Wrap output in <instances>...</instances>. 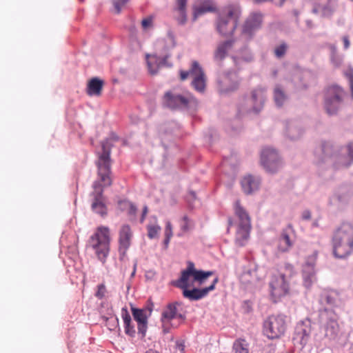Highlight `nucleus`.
I'll return each mask as SVG.
<instances>
[{
  "label": "nucleus",
  "mask_w": 353,
  "mask_h": 353,
  "mask_svg": "<svg viewBox=\"0 0 353 353\" xmlns=\"http://www.w3.org/2000/svg\"><path fill=\"white\" fill-rule=\"evenodd\" d=\"M263 15L259 12H252L246 19L242 27L241 34L246 40H251L261 29Z\"/></svg>",
  "instance_id": "obj_14"
},
{
  "label": "nucleus",
  "mask_w": 353,
  "mask_h": 353,
  "mask_svg": "<svg viewBox=\"0 0 353 353\" xmlns=\"http://www.w3.org/2000/svg\"><path fill=\"white\" fill-rule=\"evenodd\" d=\"M242 309L245 313H250L252 311V302L249 300H245L243 302Z\"/></svg>",
  "instance_id": "obj_53"
},
{
  "label": "nucleus",
  "mask_w": 353,
  "mask_h": 353,
  "mask_svg": "<svg viewBox=\"0 0 353 353\" xmlns=\"http://www.w3.org/2000/svg\"><path fill=\"white\" fill-rule=\"evenodd\" d=\"M280 276H284V279L290 280L295 274L294 268L292 265L290 263H285L284 265L283 272L279 274Z\"/></svg>",
  "instance_id": "obj_40"
},
{
  "label": "nucleus",
  "mask_w": 353,
  "mask_h": 353,
  "mask_svg": "<svg viewBox=\"0 0 353 353\" xmlns=\"http://www.w3.org/2000/svg\"><path fill=\"white\" fill-rule=\"evenodd\" d=\"M319 318L324 323V336L330 341H335L339 339L340 328L337 322V315L331 308L325 307L319 311Z\"/></svg>",
  "instance_id": "obj_8"
},
{
  "label": "nucleus",
  "mask_w": 353,
  "mask_h": 353,
  "mask_svg": "<svg viewBox=\"0 0 353 353\" xmlns=\"http://www.w3.org/2000/svg\"><path fill=\"white\" fill-rule=\"evenodd\" d=\"M163 323L162 328L163 334H167L170 332V327H177L178 325H174L171 322H168L167 321H164Z\"/></svg>",
  "instance_id": "obj_55"
},
{
  "label": "nucleus",
  "mask_w": 353,
  "mask_h": 353,
  "mask_svg": "<svg viewBox=\"0 0 353 353\" xmlns=\"http://www.w3.org/2000/svg\"><path fill=\"white\" fill-rule=\"evenodd\" d=\"M241 16L240 7L230 4L223 8L216 20V30L224 37L233 34Z\"/></svg>",
  "instance_id": "obj_3"
},
{
  "label": "nucleus",
  "mask_w": 353,
  "mask_h": 353,
  "mask_svg": "<svg viewBox=\"0 0 353 353\" xmlns=\"http://www.w3.org/2000/svg\"><path fill=\"white\" fill-rule=\"evenodd\" d=\"M333 255L343 259L353 252V225L344 222L335 232L332 237Z\"/></svg>",
  "instance_id": "obj_1"
},
{
  "label": "nucleus",
  "mask_w": 353,
  "mask_h": 353,
  "mask_svg": "<svg viewBox=\"0 0 353 353\" xmlns=\"http://www.w3.org/2000/svg\"><path fill=\"white\" fill-rule=\"evenodd\" d=\"M292 245V242L285 230H283L279 239L278 248L281 252H286Z\"/></svg>",
  "instance_id": "obj_35"
},
{
  "label": "nucleus",
  "mask_w": 353,
  "mask_h": 353,
  "mask_svg": "<svg viewBox=\"0 0 353 353\" xmlns=\"http://www.w3.org/2000/svg\"><path fill=\"white\" fill-rule=\"evenodd\" d=\"M215 8L211 6H201L197 8L194 13V19H195L198 15L203 14L208 12H214Z\"/></svg>",
  "instance_id": "obj_44"
},
{
  "label": "nucleus",
  "mask_w": 353,
  "mask_h": 353,
  "mask_svg": "<svg viewBox=\"0 0 353 353\" xmlns=\"http://www.w3.org/2000/svg\"><path fill=\"white\" fill-rule=\"evenodd\" d=\"M312 333V323L306 318L299 321L294 328L293 340L299 343L302 347L309 342Z\"/></svg>",
  "instance_id": "obj_16"
},
{
  "label": "nucleus",
  "mask_w": 353,
  "mask_h": 353,
  "mask_svg": "<svg viewBox=\"0 0 353 353\" xmlns=\"http://www.w3.org/2000/svg\"><path fill=\"white\" fill-rule=\"evenodd\" d=\"M205 138L206 139V142L209 144L213 143L217 138L216 131L214 129H210Z\"/></svg>",
  "instance_id": "obj_47"
},
{
  "label": "nucleus",
  "mask_w": 353,
  "mask_h": 353,
  "mask_svg": "<svg viewBox=\"0 0 353 353\" xmlns=\"http://www.w3.org/2000/svg\"><path fill=\"white\" fill-rule=\"evenodd\" d=\"M191 85L196 91L201 93L203 92L206 86L205 74H201L194 77L191 82Z\"/></svg>",
  "instance_id": "obj_36"
},
{
  "label": "nucleus",
  "mask_w": 353,
  "mask_h": 353,
  "mask_svg": "<svg viewBox=\"0 0 353 353\" xmlns=\"http://www.w3.org/2000/svg\"><path fill=\"white\" fill-rule=\"evenodd\" d=\"M234 43L233 39H228L220 43L214 53V60L219 65L221 62L226 57L228 52L230 50Z\"/></svg>",
  "instance_id": "obj_24"
},
{
  "label": "nucleus",
  "mask_w": 353,
  "mask_h": 353,
  "mask_svg": "<svg viewBox=\"0 0 353 353\" xmlns=\"http://www.w3.org/2000/svg\"><path fill=\"white\" fill-rule=\"evenodd\" d=\"M353 163V142L347 147H341V155L339 157V161L336 164L338 168H347Z\"/></svg>",
  "instance_id": "obj_23"
},
{
  "label": "nucleus",
  "mask_w": 353,
  "mask_h": 353,
  "mask_svg": "<svg viewBox=\"0 0 353 353\" xmlns=\"http://www.w3.org/2000/svg\"><path fill=\"white\" fill-rule=\"evenodd\" d=\"M321 303H326L331 307H337L340 304L339 294L335 291L323 292L320 296Z\"/></svg>",
  "instance_id": "obj_29"
},
{
  "label": "nucleus",
  "mask_w": 353,
  "mask_h": 353,
  "mask_svg": "<svg viewBox=\"0 0 353 353\" xmlns=\"http://www.w3.org/2000/svg\"><path fill=\"white\" fill-rule=\"evenodd\" d=\"M103 81L99 77H92L87 84L86 92L89 96H99L103 86Z\"/></svg>",
  "instance_id": "obj_28"
},
{
  "label": "nucleus",
  "mask_w": 353,
  "mask_h": 353,
  "mask_svg": "<svg viewBox=\"0 0 353 353\" xmlns=\"http://www.w3.org/2000/svg\"><path fill=\"white\" fill-rule=\"evenodd\" d=\"M179 13V17L176 18L178 23L183 26L187 22V11H178Z\"/></svg>",
  "instance_id": "obj_51"
},
{
  "label": "nucleus",
  "mask_w": 353,
  "mask_h": 353,
  "mask_svg": "<svg viewBox=\"0 0 353 353\" xmlns=\"http://www.w3.org/2000/svg\"><path fill=\"white\" fill-rule=\"evenodd\" d=\"M188 70L190 74L194 77L200 75L201 74H205L202 67L197 61H193L192 62L191 66Z\"/></svg>",
  "instance_id": "obj_41"
},
{
  "label": "nucleus",
  "mask_w": 353,
  "mask_h": 353,
  "mask_svg": "<svg viewBox=\"0 0 353 353\" xmlns=\"http://www.w3.org/2000/svg\"><path fill=\"white\" fill-rule=\"evenodd\" d=\"M219 282V277L216 276L210 285L208 287H205V288L207 290L208 293L214 290L215 289L216 284Z\"/></svg>",
  "instance_id": "obj_62"
},
{
  "label": "nucleus",
  "mask_w": 353,
  "mask_h": 353,
  "mask_svg": "<svg viewBox=\"0 0 353 353\" xmlns=\"http://www.w3.org/2000/svg\"><path fill=\"white\" fill-rule=\"evenodd\" d=\"M251 225H238L236 242L239 246H243L250 236Z\"/></svg>",
  "instance_id": "obj_31"
},
{
  "label": "nucleus",
  "mask_w": 353,
  "mask_h": 353,
  "mask_svg": "<svg viewBox=\"0 0 353 353\" xmlns=\"http://www.w3.org/2000/svg\"><path fill=\"white\" fill-rule=\"evenodd\" d=\"M279 274L273 275L270 281V295L274 303L285 296L290 291V281Z\"/></svg>",
  "instance_id": "obj_13"
},
{
  "label": "nucleus",
  "mask_w": 353,
  "mask_h": 353,
  "mask_svg": "<svg viewBox=\"0 0 353 353\" xmlns=\"http://www.w3.org/2000/svg\"><path fill=\"white\" fill-rule=\"evenodd\" d=\"M234 212L239 220V225H251L250 218L245 210L241 206L239 201H236L234 203Z\"/></svg>",
  "instance_id": "obj_33"
},
{
  "label": "nucleus",
  "mask_w": 353,
  "mask_h": 353,
  "mask_svg": "<svg viewBox=\"0 0 353 353\" xmlns=\"http://www.w3.org/2000/svg\"><path fill=\"white\" fill-rule=\"evenodd\" d=\"M257 266L255 264H250L248 267H244L241 274L240 275V282L248 286L257 280L256 276Z\"/></svg>",
  "instance_id": "obj_25"
},
{
  "label": "nucleus",
  "mask_w": 353,
  "mask_h": 353,
  "mask_svg": "<svg viewBox=\"0 0 353 353\" xmlns=\"http://www.w3.org/2000/svg\"><path fill=\"white\" fill-rule=\"evenodd\" d=\"M323 157L321 161L332 164L336 169H340L336 164L341 155V146L330 141L323 142L321 145Z\"/></svg>",
  "instance_id": "obj_17"
},
{
  "label": "nucleus",
  "mask_w": 353,
  "mask_h": 353,
  "mask_svg": "<svg viewBox=\"0 0 353 353\" xmlns=\"http://www.w3.org/2000/svg\"><path fill=\"white\" fill-rule=\"evenodd\" d=\"M285 134L290 140L295 141L303 135V129L299 122L290 121L287 123Z\"/></svg>",
  "instance_id": "obj_26"
},
{
  "label": "nucleus",
  "mask_w": 353,
  "mask_h": 353,
  "mask_svg": "<svg viewBox=\"0 0 353 353\" xmlns=\"http://www.w3.org/2000/svg\"><path fill=\"white\" fill-rule=\"evenodd\" d=\"M288 99L287 95L281 89L279 86H276L274 90V99L277 107H281Z\"/></svg>",
  "instance_id": "obj_37"
},
{
  "label": "nucleus",
  "mask_w": 353,
  "mask_h": 353,
  "mask_svg": "<svg viewBox=\"0 0 353 353\" xmlns=\"http://www.w3.org/2000/svg\"><path fill=\"white\" fill-rule=\"evenodd\" d=\"M266 99L265 90L256 88L250 97H243L238 104L236 117L241 119L245 114H258L263 110Z\"/></svg>",
  "instance_id": "obj_4"
},
{
  "label": "nucleus",
  "mask_w": 353,
  "mask_h": 353,
  "mask_svg": "<svg viewBox=\"0 0 353 353\" xmlns=\"http://www.w3.org/2000/svg\"><path fill=\"white\" fill-rule=\"evenodd\" d=\"M121 318L123 321L124 331L125 334L134 338L136 335L134 325L132 323L131 316L128 310L127 307L121 308Z\"/></svg>",
  "instance_id": "obj_27"
},
{
  "label": "nucleus",
  "mask_w": 353,
  "mask_h": 353,
  "mask_svg": "<svg viewBox=\"0 0 353 353\" xmlns=\"http://www.w3.org/2000/svg\"><path fill=\"white\" fill-rule=\"evenodd\" d=\"M334 10L329 5H326L323 8V15L324 17H330L332 14Z\"/></svg>",
  "instance_id": "obj_59"
},
{
  "label": "nucleus",
  "mask_w": 353,
  "mask_h": 353,
  "mask_svg": "<svg viewBox=\"0 0 353 353\" xmlns=\"http://www.w3.org/2000/svg\"><path fill=\"white\" fill-rule=\"evenodd\" d=\"M99 178H100L99 176ZM103 186L105 185L104 183L101 181H96L93 183V191L90 193L92 197L91 209L96 214H99L101 216L104 217L107 215L108 208L105 203V197L103 196Z\"/></svg>",
  "instance_id": "obj_10"
},
{
  "label": "nucleus",
  "mask_w": 353,
  "mask_h": 353,
  "mask_svg": "<svg viewBox=\"0 0 353 353\" xmlns=\"http://www.w3.org/2000/svg\"><path fill=\"white\" fill-rule=\"evenodd\" d=\"M97 288L95 296L99 299H102L105 296V294L106 292L105 285L103 283H101L98 285Z\"/></svg>",
  "instance_id": "obj_50"
},
{
  "label": "nucleus",
  "mask_w": 353,
  "mask_h": 353,
  "mask_svg": "<svg viewBox=\"0 0 353 353\" xmlns=\"http://www.w3.org/2000/svg\"><path fill=\"white\" fill-rule=\"evenodd\" d=\"M217 88L220 93L228 94L239 89V80L233 73L226 72L216 78Z\"/></svg>",
  "instance_id": "obj_15"
},
{
  "label": "nucleus",
  "mask_w": 353,
  "mask_h": 353,
  "mask_svg": "<svg viewBox=\"0 0 353 353\" xmlns=\"http://www.w3.org/2000/svg\"><path fill=\"white\" fill-rule=\"evenodd\" d=\"M110 140L117 141L119 137L115 133L111 132L109 138L101 141V152L99 154V159L96 163L98 169V176L105 185L112 184L110 154L113 145L110 143Z\"/></svg>",
  "instance_id": "obj_2"
},
{
  "label": "nucleus",
  "mask_w": 353,
  "mask_h": 353,
  "mask_svg": "<svg viewBox=\"0 0 353 353\" xmlns=\"http://www.w3.org/2000/svg\"><path fill=\"white\" fill-rule=\"evenodd\" d=\"M180 305L181 303L177 301L168 303L161 314V322H164V321L170 322L176 319L177 306Z\"/></svg>",
  "instance_id": "obj_30"
},
{
  "label": "nucleus",
  "mask_w": 353,
  "mask_h": 353,
  "mask_svg": "<svg viewBox=\"0 0 353 353\" xmlns=\"http://www.w3.org/2000/svg\"><path fill=\"white\" fill-rule=\"evenodd\" d=\"M241 59L243 61L249 63L253 61L254 57L250 52L245 51L243 54H242Z\"/></svg>",
  "instance_id": "obj_56"
},
{
  "label": "nucleus",
  "mask_w": 353,
  "mask_h": 353,
  "mask_svg": "<svg viewBox=\"0 0 353 353\" xmlns=\"http://www.w3.org/2000/svg\"><path fill=\"white\" fill-rule=\"evenodd\" d=\"M345 202V197L341 194L333 195L329 201L330 205H336L337 203H344Z\"/></svg>",
  "instance_id": "obj_49"
},
{
  "label": "nucleus",
  "mask_w": 353,
  "mask_h": 353,
  "mask_svg": "<svg viewBox=\"0 0 353 353\" xmlns=\"http://www.w3.org/2000/svg\"><path fill=\"white\" fill-rule=\"evenodd\" d=\"M346 92L343 88L333 84L327 86L323 94V108L329 116H335L344 105Z\"/></svg>",
  "instance_id": "obj_6"
},
{
  "label": "nucleus",
  "mask_w": 353,
  "mask_h": 353,
  "mask_svg": "<svg viewBox=\"0 0 353 353\" xmlns=\"http://www.w3.org/2000/svg\"><path fill=\"white\" fill-rule=\"evenodd\" d=\"M109 325L110 326L109 327V329L110 330H113L116 327H118L119 330H120L119 324V319L117 316L114 319H112L110 321Z\"/></svg>",
  "instance_id": "obj_57"
},
{
  "label": "nucleus",
  "mask_w": 353,
  "mask_h": 353,
  "mask_svg": "<svg viewBox=\"0 0 353 353\" xmlns=\"http://www.w3.org/2000/svg\"><path fill=\"white\" fill-rule=\"evenodd\" d=\"M147 229L148 238L153 239L158 236L161 230V227L159 225H148L147 226Z\"/></svg>",
  "instance_id": "obj_43"
},
{
  "label": "nucleus",
  "mask_w": 353,
  "mask_h": 353,
  "mask_svg": "<svg viewBox=\"0 0 353 353\" xmlns=\"http://www.w3.org/2000/svg\"><path fill=\"white\" fill-rule=\"evenodd\" d=\"M288 316L283 314L272 315L263 322V333L270 339H279L283 336L288 326Z\"/></svg>",
  "instance_id": "obj_7"
},
{
  "label": "nucleus",
  "mask_w": 353,
  "mask_h": 353,
  "mask_svg": "<svg viewBox=\"0 0 353 353\" xmlns=\"http://www.w3.org/2000/svg\"><path fill=\"white\" fill-rule=\"evenodd\" d=\"M288 45L285 43H282L274 49V54L277 58L283 57L286 53Z\"/></svg>",
  "instance_id": "obj_45"
},
{
  "label": "nucleus",
  "mask_w": 353,
  "mask_h": 353,
  "mask_svg": "<svg viewBox=\"0 0 353 353\" xmlns=\"http://www.w3.org/2000/svg\"><path fill=\"white\" fill-rule=\"evenodd\" d=\"M182 221H183V223H181V230L183 232L188 231L190 230V225H189L190 219H189V218L188 217V216L185 215L183 217Z\"/></svg>",
  "instance_id": "obj_54"
},
{
  "label": "nucleus",
  "mask_w": 353,
  "mask_h": 353,
  "mask_svg": "<svg viewBox=\"0 0 353 353\" xmlns=\"http://www.w3.org/2000/svg\"><path fill=\"white\" fill-rule=\"evenodd\" d=\"M119 208L121 210H123V208H122V205L125 204V205H128V214L129 215H135L137 211V206L132 203V202L128 201V200H121L118 203Z\"/></svg>",
  "instance_id": "obj_42"
},
{
  "label": "nucleus",
  "mask_w": 353,
  "mask_h": 353,
  "mask_svg": "<svg viewBox=\"0 0 353 353\" xmlns=\"http://www.w3.org/2000/svg\"><path fill=\"white\" fill-rule=\"evenodd\" d=\"M153 307H154V304L151 301V300L149 299L148 301L147 305L145 306V308H143L145 310L147 314L149 315V317L150 316V315L152 314V312L153 310Z\"/></svg>",
  "instance_id": "obj_61"
},
{
  "label": "nucleus",
  "mask_w": 353,
  "mask_h": 353,
  "mask_svg": "<svg viewBox=\"0 0 353 353\" xmlns=\"http://www.w3.org/2000/svg\"><path fill=\"white\" fill-rule=\"evenodd\" d=\"M317 253L315 252L310 256L303 266L302 276L303 285L309 289L316 281V272L314 270Z\"/></svg>",
  "instance_id": "obj_20"
},
{
  "label": "nucleus",
  "mask_w": 353,
  "mask_h": 353,
  "mask_svg": "<svg viewBox=\"0 0 353 353\" xmlns=\"http://www.w3.org/2000/svg\"><path fill=\"white\" fill-rule=\"evenodd\" d=\"M213 274V271H204L195 268L194 263L189 261L187 268L181 271L179 279L180 281L188 282L192 276L193 282L198 283L199 285H202Z\"/></svg>",
  "instance_id": "obj_12"
},
{
  "label": "nucleus",
  "mask_w": 353,
  "mask_h": 353,
  "mask_svg": "<svg viewBox=\"0 0 353 353\" xmlns=\"http://www.w3.org/2000/svg\"><path fill=\"white\" fill-rule=\"evenodd\" d=\"M130 0H112V4L115 9L117 14H119L121 12L122 6L125 5Z\"/></svg>",
  "instance_id": "obj_48"
},
{
  "label": "nucleus",
  "mask_w": 353,
  "mask_h": 353,
  "mask_svg": "<svg viewBox=\"0 0 353 353\" xmlns=\"http://www.w3.org/2000/svg\"><path fill=\"white\" fill-rule=\"evenodd\" d=\"M196 199V192L193 190H190L186 196V200L190 205Z\"/></svg>",
  "instance_id": "obj_60"
},
{
  "label": "nucleus",
  "mask_w": 353,
  "mask_h": 353,
  "mask_svg": "<svg viewBox=\"0 0 353 353\" xmlns=\"http://www.w3.org/2000/svg\"><path fill=\"white\" fill-rule=\"evenodd\" d=\"M160 136L162 141V145L165 150L168 146L164 143V141H173L175 138L181 137V125L174 121H168L163 123L159 129Z\"/></svg>",
  "instance_id": "obj_19"
},
{
  "label": "nucleus",
  "mask_w": 353,
  "mask_h": 353,
  "mask_svg": "<svg viewBox=\"0 0 353 353\" xmlns=\"http://www.w3.org/2000/svg\"><path fill=\"white\" fill-rule=\"evenodd\" d=\"M176 286L182 290L183 296L190 301H199L208 294L205 288H199L196 287L190 288L189 281H180V279L176 281Z\"/></svg>",
  "instance_id": "obj_18"
},
{
  "label": "nucleus",
  "mask_w": 353,
  "mask_h": 353,
  "mask_svg": "<svg viewBox=\"0 0 353 353\" xmlns=\"http://www.w3.org/2000/svg\"><path fill=\"white\" fill-rule=\"evenodd\" d=\"M330 59L332 64L336 66L339 67L341 65L343 59L342 57L337 54V48L334 45L330 46Z\"/></svg>",
  "instance_id": "obj_39"
},
{
  "label": "nucleus",
  "mask_w": 353,
  "mask_h": 353,
  "mask_svg": "<svg viewBox=\"0 0 353 353\" xmlns=\"http://www.w3.org/2000/svg\"><path fill=\"white\" fill-rule=\"evenodd\" d=\"M233 351L234 353H248V343L245 340L236 341L233 344Z\"/></svg>",
  "instance_id": "obj_38"
},
{
  "label": "nucleus",
  "mask_w": 353,
  "mask_h": 353,
  "mask_svg": "<svg viewBox=\"0 0 353 353\" xmlns=\"http://www.w3.org/2000/svg\"><path fill=\"white\" fill-rule=\"evenodd\" d=\"M188 0H176V7L175 8L177 11H186Z\"/></svg>",
  "instance_id": "obj_52"
},
{
  "label": "nucleus",
  "mask_w": 353,
  "mask_h": 353,
  "mask_svg": "<svg viewBox=\"0 0 353 353\" xmlns=\"http://www.w3.org/2000/svg\"><path fill=\"white\" fill-rule=\"evenodd\" d=\"M131 312L134 320L137 323L138 334L142 340L145 337L148 330L149 315L144 309L138 308L131 305Z\"/></svg>",
  "instance_id": "obj_21"
},
{
  "label": "nucleus",
  "mask_w": 353,
  "mask_h": 353,
  "mask_svg": "<svg viewBox=\"0 0 353 353\" xmlns=\"http://www.w3.org/2000/svg\"><path fill=\"white\" fill-rule=\"evenodd\" d=\"M261 178L258 176L248 174L241 180L243 192L246 195H252L256 192L260 188Z\"/></svg>",
  "instance_id": "obj_22"
},
{
  "label": "nucleus",
  "mask_w": 353,
  "mask_h": 353,
  "mask_svg": "<svg viewBox=\"0 0 353 353\" xmlns=\"http://www.w3.org/2000/svg\"><path fill=\"white\" fill-rule=\"evenodd\" d=\"M164 106L172 110H189L197 105L196 99L192 96L185 97L179 94L168 91L165 93L163 99Z\"/></svg>",
  "instance_id": "obj_9"
},
{
  "label": "nucleus",
  "mask_w": 353,
  "mask_h": 353,
  "mask_svg": "<svg viewBox=\"0 0 353 353\" xmlns=\"http://www.w3.org/2000/svg\"><path fill=\"white\" fill-rule=\"evenodd\" d=\"M161 44L163 46L162 52L160 53L159 57L156 56L159 61L158 67H172V63L168 62V59L171 57V54L170 53V48L166 45L165 41H161Z\"/></svg>",
  "instance_id": "obj_34"
},
{
  "label": "nucleus",
  "mask_w": 353,
  "mask_h": 353,
  "mask_svg": "<svg viewBox=\"0 0 353 353\" xmlns=\"http://www.w3.org/2000/svg\"><path fill=\"white\" fill-rule=\"evenodd\" d=\"M132 235V231L129 225H123L119 231V245L125 248H129Z\"/></svg>",
  "instance_id": "obj_32"
},
{
  "label": "nucleus",
  "mask_w": 353,
  "mask_h": 353,
  "mask_svg": "<svg viewBox=\"0 0 353 353\" xmlns=\"http://www.w3.org/2000/svg\"><path fill=\"white\" fill-rule=\"evenodd\" d=\"M152 19L151 17L145 18L141 21V25L143 29H147L152 26Z\"/></svg>",
  "instance_id": "obj_58"
},
{
  "label": "nucleus",
  "mask_w": 353,
  "mask_h": 353,
  "mask_svg": "<svg viewBox=\"0 0 353 353\" xmlns=\"http://www.w3.org/2000/svg\"><path fill=\"white\" fill-rule=\"evenodd\" d=\"M261 164L265 170L274 174L282 167L283 162L278 152L270 147L264 148L261 153Z\"/></svg>",
  "instance_id": "obj_11"
},
{
  "label": "nucleus",
  "mask_w": 353,
  "mask_h": 353,
  "mask_svg": "<svg viewBox=\"0 0 353 353\" xmlns=\"http://www.w3.org/2000/svg\"><path fill=\"white\" fill-rule=\"evenodd\" d=\"M344 74L347 79L351 90V97L353 99V68H349L345 72Z\"/></svg>",
  "instance_id": "obj_46"
},
{
  "label": "nucleus",
  "mask_w": 353,
  "mask_h": 353,
  "mask_svg": "<svg viewBox=\"0 0 353 353\" xmlns=\"http://www.w3.org/2000/svg\"><path fill=\"white\" fill-rule=\"evenodd\" d=\"M110 243L109 229L106 227H99L89 238L87 247L92 248L98 260L104 264L109 255Z\"/></svg>",
  "instance_id": "obj_5"
},
{
  "label": "nucleus",
  "mask_w": 353,
  "mask_h": 353,
  "mask_svg": "<svg viewBox=\"0 0 353 353\" xmlns=\"http://www.w3.org/2000/svg\"><path fill=\"white\" fill-rule=\"evenodd\" d=\"M190 75H191V74H190L189 70H181L180 71V79L182 81L185 80Z\"/></svg>",
  "instance_id": "obj_64"
},
{
  "label": "nucleus",
  "mask_w": 353,
  "mask_h": 353,
  "mask_svg": "<svg viewBox=\"0 0 353 353\" xmlns=\"http://www.w3.org/2000/svg\"><path fill=\"white\" fill-rule=\"evenodd\" d=\"M168 234H170V236H172V234H173L172 225L170 221H168L166 223L165 228V235H167Z\"/></svg>",
  "instance_id": "obj_63"
}]
</instances>
